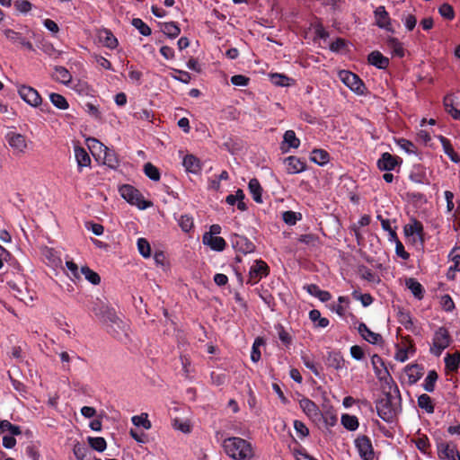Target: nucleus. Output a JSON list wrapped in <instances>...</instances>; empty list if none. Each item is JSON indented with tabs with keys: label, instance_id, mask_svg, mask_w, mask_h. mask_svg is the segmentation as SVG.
Instances as JSON below:
<instances>
[{
	"label": "nucleus",
	"instance_id": "nucleus-1",
	"mask_svg": "<svg viewBox=\"0 0 460 460\" xmlns=\"http://www.w3.org/2000/svg\"><path fill=\"white\" fill-rule=\"evenodd\" d=\"M222 446L225 453L234 460H251L254 456L251 443L239 437L226 438Z\"/></svg>",
	"mask_w": 460,
	"mask_h": 460
},
{
	"label": "nucleus",
	"instance_id": "nucleus-2",
	"mask_svg": "<svg viewBox=\"0 0 460 460\" xmlns=\"http://www.w3.org/2000/svg\"><path fill=\"white\" fill-rule=\"evenodd\" d=\"M103 310L104 313L102 314V312H98L95 308H93V312L102 322L110 324L117 339L122 340L124 337L127 338V324L116 315L113 309L103 307Z\"/></svg>",
	"mask_w": 460,
	"mask_h": 460
},
{
	"label": "nucleus",
	"instance_id": "nucleus-3",
	"mask_svg": "<svg viewBox=\"0 0 460 460\" xmlns=\"http://www.w3.org/2000/svg\"><path fill=\"white\" fill-rule=\"evenodd\" d=\"M452 338L448 330L443 326L438 327L433 334L429 352L436 357H439L443 350L450 346Z\"/></svg>",
	"mask_w": 460,
	"mask_h": 460
},
{
	"label": "nucleus",
	"instance_id": "nucleus-4",
	"mask_svg": "<svg viewBox=\"0 0 460 460\" xmlns=\"http://www.w3.org/2000/svg\"><path fill=\"white\" fill-rule=\"evenodd\" d=\"M376 411L378 416L385 421L390 422L395 416V407L392 402V395L386 394L376 402Z\"/></svg>",
	"mask_w": 460,
	"mask_h": 460
},
{
	"label": "nucleus",
	"instance_id": "nucleus-5",
	"mask_svg": "<svg viewBox=\"0 0 460 460\" xmlns=\"http://www.w3.org/2000/svg\"><path fill=\"white\" fill-rule=\"evenodd\" d=\"M269 273L270 268L267 263L261 260H256L250 268L247 283L253 286Z\"/></svg>",
	"mask_w": 460,
	"mask_h": 460
},
{
	"label": "nucleus",
	"instance_id": "nucleus-6",
	"mask_svg": "<svg viewBox=\"0 0 460 460\" xmlns=\"http://www.w3.org/2000/svg\"><path fill=\"white\" fill-rule=\"evenodd\" d=\"M340 78L351 91L358 94L364 93L366 86L358 75L343 70L340 73Z\"/></svg>",
	"mask_w": 460,
	"mask_h": 460
},
{
	"label": "nucleus",
	"instance_id": "nucleus-7",
	"mask_svg": "<svg viewBox=\"0 0 460 460\" xmlns=\"http://www.w3.org/2000/svg\"><path fill=\"white\" fill-rule=\"evenodd\" d=\"M355 447L363 460L374 459V449L369 438L365 435L358 436L355 439Z\"/></svg>",
	"mask_w": 460,
	"mask_h": 460
},
{
	"label": "nucleus",
	"instance_id": "nucleus-8",
	"mask_svg": "<svg viewBox=\"0 0 460 460\" xmlns=\"http://www.w3.org/2000/svg\"><path fill=\"white\" fill-rule=\"evenodd\" d=\"M18 93L24 102L33 107H38L42 102V99L38 91L31 86H20L18 89Z\"/></svg>",
	"mask_w": 460,
	"mask_h": 460
},
{
	"label": "nucleus",
	"instance_id": "nucleus-9",
	"mask_svg": "<svg viewBox=\"0 0 460 460\" xmlns=\"http://www.w3.org/2000/svg\"><path fill=\"white\" fill-rule=\"evenodd\" d=\"M233 248L243 254L252 253L255 251V245L247 237L234 234L231 238Z\"/></svg>",
	"mask_w": 460,
	"mask_h": 460
},
{
	"label": "nucleus",
	"instance_id": "nucleus-10",
	"mask_svg": "<svg viewBox=\"0 0 460 460\" xmlns=\"http://www.w3.org/2000/svg\"><path fill=\"white\" fill-rule=\"evenodd\" d=\"M403 230L405 235L411 238L413 242L418 241L421 244L423 243V226L420 221L411 219V222L404 226Z\"/></svg>",
	"mask_w": 460,
	"mask_h": 460
},
{
	"label": "nucleus",
	"instance_id": "nucleus-11",
	"mask_svg": "<svg viewBox=\"0 0 460 460\" xmlns=\"http://www.w3.org/2000/svg\"><path fill=\"white\" fill-rule=\"evenodd\" d=\"M5 138L9 146L13 150V153H24L27 148V142L23 135L15 132H9L6 134Z\"/></svg>",
	"mask_w": 460,
	"mask_h": 460
},
{
	"label": "nucleus",
	"instance_id": "nucleus-12",
	"mask_svg": "<svg viewBox=\"0 0 460 460\" xmlns=\"http://www.w3.org/2000/svg\"><path fill=\"white\" fill-rule=\"evenodd\" d=\"M376 24L389 32L394 33V29L391 24V19L385 7L383 5L378 6L375 12Z\"/></svg>",
	"mask_w": 460,
	"mask_h": 460
},
{
	"label": "nucleus",
	"instance_id": "nucleus-13",
	"mask_svg": "<svg viewBox=\"0 0 460 460\" xmlns=\"http://www.w3.org/2000/svg\"><path fill=\"white\" fill-rule=\"evenodd\" d=\"M438 456L443 460H460V454L452 443H439L438 445Z\"/></svg>",
	"mask_w": 460,
	"mask_h": 460
},
{
	"label": "nucleus",
	"instance_id": "nucleus-14",
	"mask_svg": "<svg viewBox=\"0 0 460 460\" xmlns=\"http://www.w3.org/2000/svg\"><path fill=\"white\" fill-rule=\"evenodd\" d=\"M400 162H402L400 157L385 152L377 160V167L381 171H392L395 169Z\"/></svg>",
	"mask_w": 460,
	"mask_h": 460
},
{
	"label": "nucleus",
	"instance_id": "nucleus-15",
	"mask_svg": "<svg viewBox=\"0 0 460 460\" xmlns=\"http://www.w3.org/2000/svg\"><path fill=\"white\" fill-rule=\"evenodd\" d=\"M286 170L289 174H296L306 170V163L303 159L290 155L284 159Z\"/></svg>",
	"mask_w": 460,
	"mask_h": 460
},
{
	"label": "nucleus",
	"instance_id": "nucleus-16",
	"mask_svg": "<svg viewBox=\"0 0 460 460\" xmlns=\"http://www.w3.org/2000/svg\"><path fill=\"white\" fill-rule=\"evenodd\" d=\"M97 37L99 42L110 49H115L119 45L118 39L109 29H100L97 32Z\"/></svg>",
	"mask_w": 460,
	"mask_h": 460
},
{
	"label": "nucleus",
	"instance_id": "nucleus-17",
	"mask_svg": "<svg viewBox=\"0 0 460 460\" xmlns=\"http://www.w3.org/2000/svg\"><path fill=\"white\" fill-rule=\"evenodd\" d=\"M119 192L125 201H146L140 194L139 190L129 184H125L119 187Z\"/></svg>",
	"mask_w": 460,
	"mask_h": 460
},
{
	"label": "nucleus",
	"instance_id": "nucleus-18",
	"mask_svg": "<svg viewBox=\"0 0 460 460\" xmlns=\"http://www.w3.org/2000/svg\"><path fill=\"white\" fill-rule=\"evenodd\" d=\"M202 242L205 245L217 252H222L226 244L223 237L212 236L211 234H204L202 236Z\"/></svg>",
	"mask_w": 460,
	"mask_h": 460
},
{
	"label": "nucleus",
	"instance_id": "nucleus-19",
	"mask_svg": "<svg viewBox=\"0 0 460 460\" xmlns=\"http://www.w3.org/2000/svg\"><path fill=\"white\" fill-rule=\"evenodd\" d=\"M358 332L365 341L371 344H378L382 341V336L372 332L364 323L358 324Z\"/></svg>",
	"mask_w": 460,
	"mask_h": 460
},
{
	"label": "nucleus",
	"instance_id": "nucleus-20",
	"mask_svg": "<svg viewBox=\"0 0 460 460\" xmlns=\"http://www.w3.org/2000/svg\"><path fill=\"white\" fill-rule=\"evenodd\" d=\"M3 32L9 40L13 42H18L29 50H34L32 43L27 40L20 32H17L12 29H4Z\"/></svg>",
	"mask_w": 460,
	"mask_h": 460
},
{
	"label": "nucleus",
	"instance_id": "nucleus-21",
	"mask_svg": "<svg viewBox=\"0 0 460 460\" xmlns=\"http://www.w3.org/2000/svg\"><path fill=\"white\" fill-rule=\"evenodd\" d=\"M443 104L446 111L452 116L455 119H460V108L456 103V97L454 94H447L444 97Z\"/></svg>",
	"mask_w": 460,
	"mask_h": 460
},
{
	"label": "nucleus",
	"instance_id": "nucleus-22",
	"mask_svg": "<svg viewBox=\"0 0 460 460\" xmlns=\"http://www.w3.org/2000/svg\"><path fill=\"white\" fill-rule=\"evenodd\" d=\"M302 411L312 419H318L321 415L318 406L310 399L303 398L299 401Z\"/></svg>",
	"mask_w": 460,
	"mask_h": 460
},
{
	"label": "nucleus",
	"instance_id": "nucleus-23",
	"mask_svg": "<svg viewBox=\"0 0 460 460\" xmlns=\"http://www.w3.org/2000/svg\"><path fill=\"white\" fill-rule=\"evenodd\" d=\"M367 61L370 65L377 67L378 69H385L389 66V58L385 57L380 51H372L368 57Z\"/></svg>",
	"mask_w": 460,
	"mask_h": 460
},
{
	"label": "nucleus",
	"instance_id": "nucleus-24",
	"mask_svg": "<svg viewBox=\"0 0 460 460\" xmlns=\"http://www.w3.org/2000/svg\"><path fill=\"white\" fill-rule=\"evenodd\" d=\"M399 323L404 326V328L415 335L420 333V329L414 324L411 316L408 312L400 311L398 314Z\"/></svg>",
	"mask_w": 460,
	"mask_h": 460
},
{
	"label": "nucleus",
	"instance_id": "nucleus-25",
	"mask_svg": "<svg viewBox=\"0 0 460 460\" xmlns=\"http://www.w3.org/2000/svg\"><path fill=\"white\" fill-rule=\"evenodd\" d=\"M387 48L391 50V54L394 57L403 58L405 55V50L403 49L402 43L394 37H387L385 40Z\"/></svg>",
	"mask_w": 460,
	"mask_h": 460
},
{
	"label": "nucleus",
	"instance_id": "nucleus-26",
	"mask_svg": "<svg viewBox=\"0 0 460 460\" xmlns=\"http://www.w3.org/2000/svg\"><path fill=\"white\" fill-rule=\"evenodd\" d=\"M310 160L320 166H324L330 161V154L324 149L314 148L311 152Z\"/></svg>",
	"mask_w": 460,
	"mask_h": 460
},
{
	"label": "nucleus",
	"instance_id": "nucleus-27",
	"mask_svg": "<svg viewBox=\"0 0 460 460\" xmlns=\"http://www.w3.org/2000/svg\"><path fill=\"white\" fill-rule=\"evenodd\" d=\"M438 140L442 145L445 154L450 158V160L456 164L459 163L460 156L455 152L450 140L444 136H438Z\"/></svg>",
	"mask_w": 460,
	"mask_h": 460
},
{
	"label": "nucleus",
	"instance_id": "nucleus-28",
	"mask_svg": "<svg viewBox=\"0 0 460 460\" xmlns=\"http://www.w3.org/2000/svg\"><path fill=\"white\" fill-rule=\"evenodd\" d=\"M408 382L411 385L417 383L423 376V368L419 365H409L405 367Z\"/></svg>",
	"mask_w": 460,
	"mask_h": 460
},
{
	"label": "nucleus",
	"instance_id": "nucleus-29",
	"mask_svg": "<svg viewBox=\"0 0 460 460\" xmlns=\"http://www.w3.org/2000/svg\"><path fill=\"white\" fill-rule=\"evenodd\" d=\"M305 288L311 296L317 297L322 302H327L332 298L329 291L320 289L315 284L307 285Z\"/></svg>",
	"mask_w": 460,
	"mask_h": 460
},
{
	"label": "nucleus",
	"instance_id": "nucleus-30",
	"mask_svg": "<svg viewBox=\"0 0 460 460\" xmlns=\"http://www.w3.org/2000/svg\"><path fill=\"white\" fill-rule=\"evenodd\" d=\"M75 156L77 162V165L79 168L90 166L91 158L87 153V151L81 146L75 147Z\"/></svg>",
	"mask_w": 460,
	"mask_h": 460
},
{
	"label": "nucleus",
	"instance_id": "nucleus-31",
	"mask_svg": "<svg viewBox=\"0 0 460 460\" xmlns=\"http://www.w3.org/2000/svg\"><path fill=\"white\" fill-rule=\"evenodd\" d=\"M182 164L185 167L186 171L190 172L197 173L200 171L199 160L193 155H185L182 161Z\"/></svg>",
	"mask_w": 460,
	"mask_h": 460
},
{
	"label": "nucleus",
	"instance_id": "nucleus-32",
	"mask_svg": "<svg viewBox=\"0 0 460 460\" xmlns=\"http://www.w3.org/2000/svg\"><path fill=\"white\" fill-rule=\"evenodd\" d=\"M161 31L169 38L174 39L181 33V29L174 22H164L161 24Z\"/></svg>",
	"mask_w": 460,
	"mask_h": 460
},
{
	"label": "nucleus",
	"instance_id": "nucleus-33",
	"mask_svg": "<svg viewBox=\"0 0 460 460\" xmlns=\"http://www.w3.org/2000/svg\"><path fill=\"white\" fill-rule=\"evenodd\" d=\"M248 190L250 193L252 194V197L254 201H262L261 200V195H262V188L261 186V183L256 178L251 179L248 183Z\"/></svg>",
	"mask_w": 460,
	"mask_h": 460
},
{
	"label": "nucleus",
	"instance_id": "nucleus-34",
	"mask_svg": "<svg viewBox=\"0 0 460 460\" xmlns=\"http://www.w3.org/2000/svg\"><path fill=\"white\" fill-rule=\"evenodd\" d=\"M102 152L104 153V164L108 165L110 168H116L119 166V159L113 150H111L105 146Z\"/></svg>",
	"mask_w": 460,
	"mask_h": 460
},
{
	"label": "nucleus",
	"instance_id": "nucleus-35",
	"mask_svg": "<svg viewBox=\"0 0 460 460\" xmlns=\"http://www.w3.org/2000/svg\"><path fill=\"white\" fill-rule=\"evenodd\" d=\"M406 287L411 290L415 297L419 299L422 298L424 292L423 287L415 279H406Z\"/></svg>",
	"mask_w": 460,
	"mask_h": 460
},
{
	"label": "nucleus",
	"instance_id": "nucleus-36",
	"mask_svg": "<svg viewBox=\"0 0 460 460\" xmlns=\"http://www.w3.org/2000/svg\"><path fill=\"white\" fill-rule=\"evenodd\" d=\"M270 81L271 83L276 86H289L292 83H294V79L287 76L283 74H271L270 75Z\"/></svg>",
	"mask_w": 460,
	"mask_h": 460
},
{
	"label": "nucleus",
	"instance_id": "nucleus-37",
	"mask_svg": "<svg viewBox=\"0 0 460 460\" xmlns=\"http://www.w3.org/2000/svg\"><path fill=\"white\" fill-rule=\"evenodd\" d=\"M9 433L10 435L16 436L22 433L19 426L12 424L10 421L4 420H0V434Z\"/></svg>",
	"mask_w": 460,
	"mask_h": 460
},
{
	"label": "nucleus",
	"instance_id": "nucleus-38",
	"mask_svg": "<svg viewBox=\"0 0 460 460\" xmlns=\"http://www.w3.org/2000/svg\"><path fill=\"white\" fill-rule=\"evenodd\" d=\"M418 406L428 413H433L435 410L431 398L426 394L418 397Z\"/></svg>",
	"mask_w": 460,
	"mask_h": 460
},
{
	"label": "nucleus",
	"instance_id": "nucleus-39",
	"mask_svg": "<svg viewBox=\"0 0 460 460\" xmlns=\"http://www.w3.org/2000/svg\"><path fill=\"white\" fill-rule=\"evenodd\" d=\"M175 219L181 229L185 233H189L194 226L193 217L190 215H181L179 217H175Z\"/></svg>",
	"mask_w": 460,
	"mask_h": 460
},
{
	"label": "nucleus",
	"instance_id": "nucleus-40",
	"mask_svg": "<svg viewBox=\"0 0 460 460\" xmlns=\"http://www.w3.org/2000/svg\"><path fill=\"white\" fill-rule=\"evenodd\" d=\"M309 318L317 327L320 328L327 327L330 323L327 318L322 317L320 311L316 309H313L309 312Z\"/></svg>",
	"mask_w": 460,
	"mask_h": 460
},
{
	"label": "nucleus",
	"instance_id": "nucleus-41",
	"mask_svg": "<svg viewBox=\"0 0 460 460\" xmlns=\"http://www.w3.org/2000/svg\"><path fill=\"white\" fill-rule=\"evenodd\" d=\"M438 374L435 370H430L428 373V376L424 379V382L422 384V386L425 391L431 393L435 389L436 382L438 380Z\"/></svg>",
	"mask_w": 460,
	"mask_h": 460
},
{
	"label": "nucleus",
	"instance_id": "nucleus-42",
	"mask_svg": "<svg viewBox=\"0 0 460 460\" xmlns=\"http://www.w3.org/2000/svg\"><path fill=\"white\" fill-rule=\"evenodd\" d=\"M341 424L348 430L353 431L358 428V420L354 415L343 414L341 416Z\"/></svg>",
	"mask_w": 460,
	"mask_h": 460
},
{
	"label": "nucleus",
	"instance_id": "nucleus-43",
	"mask_svg": "<svg viewBox=\"0 0 460 460\" xmlns=\"http://www.w3.org/2000/svg\"><path fill=\"white\" fill-rule=\"evenodd\" d=\"M283 143L287 144L288 147L298 148L300 146V140L296 137L294 130H287L283 136Z\"/></svg>",
	"mask_w": 460,
	"mask_h": 460
},
{
	"label": "nucleus",
	"instance_id": "nucleus-44",
	"mask_svg": "<svg viewBox=\"0 0 460 460\" xmlns=\"http://www.w3.org/2000/svg\"><path fill=\"white\" fill-rule=\"evenodd\" d=\"M445 364L447 369L455 371L460 364V353L447 354L445 358Z\"/></svg>",
	"mask_w": 460,
	"mask_h": 460
},
{
	"label": "nucleus",
	"instance_id": "nucleus-45",
	"mask_svg": "<svg viewBox=\"0 0 460 460\" xmlns=\"http://www.w3.org/2000/svg\"><path fill=\"white\" fill-rule=\"evenodd\" d=\"M55 71L57 74V77H56L57 81H59L60 83H62L64 84H67L71 82L72 75L66 67L58 66H55Z\"/></svg>",
	"mask_w": 460,
	"mask_h": 460
},
{
	"label": "nucleus",
	"instance_id": "nucleus-46",
	"mask_svg": "<svg viewBox=\"0 0 460 460\" xmlns=\"http://www.w3.org/2000/svg\"><path fill=\"white\" fill-rule=\"evenodd\" d=\"M49 99H50V102H52V104L54 106H56L58 109L66 110L69 107L66 99L59 93H50Z\"/></svg>",
	"mask_w": 460,
	"mask_h": 460
},
{
	"label": "nucleus",
	"instance_id": "nucleus-47",
	"mask_svg": "<svg viewBox=\"0 0 460 460\" xmlns=\"http://www.w3.org/2000/svg\"><path fill=\"white\" fill-rule=\"evenodd\" d=\"M87 440L90 447L98 452H102L106 449V440L102 437H88Z\"/></svg>",
	"mask_w": 460,
	"mask_h": 460
},
{
	"label": "nucleus",
	"instance_id": "nucleus-48",
	"mask_svg": "<svg viewBox=\"0 0 460 460\" xmlns=\"http://www.w3.org/2000/svg\"><path fill=\"white\" fill-rule=\"evenodd\" d=\"M132 423L137 427H143L145 429H151V422L148 420L147 413H142L140 415H135L131 418Z\"/></svg>",
	"mask_w": 460,
	"mask_h": 460
},
{
	"label": "nucleus",
	"instance_id": "nucleus-49",
	"mask_svg": "<svg viewBox=\"0 0 460 460\" xmlns=\"http://www.w3.org/2000/svg\"><path fill=\"white\" fill-rule=\"evenodd\" d=\"M131 24L139 31L143 36H149L152 33L151 28L144 22L140 18H134Z\"/></svg>",
	"mask_w": 460,
	"mask_h": 460
},
{
	"label": "nucleus",
	"instance_id": "nucleus-50",
	"mask_svg": "<svg viewBox=\"0 0 460 460\" xmlns=\"http://www.w3.org/2000/svg\"><path fill=\"white\" fill-rule=\"evenodd\" d=\"M81 273L84 276V278L92 284L98 285L101 282L100 276L93 270H92L88 267H82Z\"/></svg>",
	"mask_w": 460,
	"mask_h": 460
},
{
	"label": "nucleus",
	"instance_id": "nucleus-51",
	"mask_svg": "<svg viewBox=\"0 0 460 460\" xmlns=\"http://www.w3.org/2000/svg\"><path fill=\"white\" fill-rule=\"evenodd\" d=\"M137 244L139 253L144 258H149L151 255V247L148 241L145 238H138Z\"/></svg>",
	"mask_w": 460,
	"mask_h": 460
},
{
	"label": "nucleus",
	"instance_id": "nucleus-52",
	"mask_svg": "<svg viewBox=\"0 0 460 460\" xmlns=\"http://www.w3.org/2000/svg\"><path fill=\"white\" fill-rule=\"evenodd\" d=\"M439 14L448 21H452L455 18V11L451 4L445 3L438 8Z\"/></svg>",
	"mask_w": 460,
	"mask_h": 460
},
{
	"label": "nucleus",
	"instance_id": "nucleus-53",
	"mask_svg": "<svg viewBox=\"0 0 460 460\" xmlns=\"http://www.w3.org/2000/svg\"><path fill=\"white\" fill-rule=\"evenodd\" d=\"M145 174L153 181H158L160 179V172L157 167H155L151 163H147L144 165Z\"/></svg>",
	"mask_w": 460,
	"mask_h": 460
},
{
	"label": "nucleus",
	"instance_id": "nucleus-54",
	"mask_svg": "<svg viewBox=\"0 0 460 460\" xmlns=\"http://www.w3.org/2000/svg\"><path fill=\"white\" fill-rule=\"evenodd\" d=\"M282 218L286 224L294 226L302 218V215L293 211H286L283 213Z\"/></svg>",
	"mask_w": 460,
	"mask_h": 460
},
{
	"label": "nucleus",
	"instance_id": "nucleus-55",
	"mask_svg": "<svg viewBox=\"0 0 460 460\" xmlns=\"http://www.w3.org/2000/svg\"><path fill=\"white\" fill-rule=\"evenodd\" d=\"M88 451V448L84 444L77 442L74 445L73 452L77 460H84Z\"/></svg>",
	"mask_w": 460,
	"mask_h": 460
},
{
	"label": "nucleus",
	"instance_id": "nucleus-56",
	"mask_svg": "<svg viewBox=\"0 0 460 460\" xmlns=\"http://www.w3.org/2000/svg\"><path fill=\"white\" fill-rule=\"evenodd\" d=\"M16 11L22 13H27L31 10L32 4L27 0H15L13 3Z\"/></svg>",
	"mask_w": 460,
	"mask_h": 460
},
{
	"label": "nucleus",
	"instance_id": "nucleus-57",
	"mask_svg": "<svg viewBox=\"0 0 460 460\" xmlns=\"http://www.w3.org/2000/svg\"><path fill=\"white\" fill-rule=\"evenodd\" d=\"M302 360H303L304 365L308 369H310L315 376H319L320 375V372H319L317 365L315 364V362L308 355H305V354L303 355L302 356Z\"/></svg>",
	"mask_w": 460,
	"mask_h": 460
},
{
	"label": "nucleus",
	"instance_id": "nucleus-58",
	"mask_svg": "<svg viewBox=\"0 0 460 460\" xmlns=\"http://www.w3.org/2000/svg\"><path fill=\"white\" fill-rule=\"evenodd\" d=\"M294 428L296 429V432L297 436L301 438H304L308 436L309 429L300 420H295L294 421Z\"/></svg>",
	"mask_w": 460,
	"mask_h": 460
},
{
	"label": "nucleus",
	"instance_id": "nucleus-59",
	"mask_svg": "<svg viewBox=\"0 0 460 460\" xmlns=\"http://www.w3.org/2000/svg\"><path fill=\"white\" fill-rule=\"evenodd\" d=\"M352 296L356 300H359L363 306H368L373 302V297L370 294H360L357 291H354Z\"/></svg>",
	"mask_w": 460,
	"mask_h": 460
},
{
	"label": "nucleus",
	"instance_id": "nucleus-60",
	"mask_svg": "<svg viewBox=\"0 0 460 460\" xmlns=\"http://www.w3.org/2000/svg\"><path fill=\"white\" fill-rule=\"evenodd\" d=\"M402 21L404 22V25L408 31H412L417 23V19L415 15L411 13L402 14Z\"/></svg>",
	"mask_w": 460,
	"mask_h": 460
},
{
	"label": "nucleus",
	"instance_id": "nucleus-61",
	"mask_svg": "<svg viewBox=\"0 0 460 460\" xmlns=\"http://www.w3.org/2000/svg\"><path fill=\"white\" fill-rule=\"evenodd\" d=\"M86 141L88 148L91 150L93 155L95 150H98L100 153H102L104 147L106 146L96 138H88Z\"/></svg>",
	"mask_w": 460,
	"mask_h": 460
},
{
	"label": "nucleus",
	"instance_id": "nucleus-62",
	"mask_svg": "<svg viewBox=\"0 0 460 460\" xmlns=\"http://www.w3.org/2000/svg\"><path fill=\"white\" fill-rule=\"evenodd\" d=\"M415 445L420 452L424 454L428 453V449L429 448V442L426 436L419 437L415 440Z\"/></svg>",
	"mask_w": 460,
	"mask_h": 460
},
{
	"label": "nucleus",
	"instance_id": "nucleus-63",
	"mask_svg": "<svg viewBox=\"0 0 460 460\" xmlns=\"http://www.w3.org/2000/svg\"><path fill=\"white\" fill-rule=\"evenodd\" d=\"M250 78L243 75H235L231 77V83L235 86H247Z\"/></svg>",
	"mask_w": 460,
	"mask_h": 460
},
{
	"label": "nucleus",
	"instance_id": "nucleus-64",
	"mask_svg": "<svg viewBox=\"0 0 460 460\" xmlns=\"http://www.w3.org/2000/svg\"><path fill=\"white\" fill-rule=\"evenodd\" d=\"M441 305L447 312H452L455 308V303L449 295H444L441 297Z\"/></svg>",
	"mask_w": 460,
	"mask_h": 460
}]
</instances>
